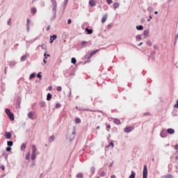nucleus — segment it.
Segmentation results:
<instances>
[{
  "instance_id": "obj_57",
  "label": "nucleus",
  "mask_w": 178,
  "mask_h": 178,
  "mask_svg": "<svg viewBox=\"0 0 178 178\" xmlns=\"http://www.w3.org/2000/svg\"><path fill=\"white\" fill-rule=\"evenodd\" d=\"M108 5H111L113 3V0H106Z\"/></svg>"
},
{
  "instance_id": "obj_17",
  "label": "nucleus",
  "mask_w": 178,
  "mask_h": 178,
  "mask_svg": "<svg viewBox=\"0 0 178 178\" xmlns=\"http://www.w3.org/2000/svg\"><path fill=\"white\" fill-rule=\"evenodd\" d=\"M52 99V95L50 92L47 94L46 100L49 102Z\"/></svg>"
},
{
  "instance_id": "obj_37",
  "label": "nucleus",
  "mask_w": 178,
  "mask_h": 178,
  "mask_svg": "<svg viewBox=\"0 0 178 178\" xmlns=\"http://www.w3.org/2000/svg\"><path fill=\"white\" fill-rule=\"evenodd\" d=\"M81 122V120L79 118H75V123L76 124H80Z\"/></svg>"
},
{
  "instance_id": "obj_56",
  "label": "nucleus",
  "mask_w": 178,
  "mask_h": 178,
  "mask_svg": "<svg viewBox=\"0 0 178 178\" xmlns=\"http://www.w3.org/2000/svg\"><path fill=\"white\" fill-rule=\"evenodd\" d=\"M26 26H30V19L29 18L26 19Z\"/></svg>"
},
{
  "instance_id": "obj_5",
  "label": "nucleus",
  "mask_w": 178,
  "mask_h": 178,
  "mask_svg": "<svg viewBox=\"0 0 178 178\" xmlns=\"http://www.w3.org/2000/svg\"><path fill=\"white\" fill-rule=\"evenodd\" d=\"M56 39H57V35L54 34V35H50V38H49V43H50V44L54 43V42Z\"/></svg>"
},
{
  "instance_id": "obj_62",
  "label": "nucleus",
  "mask_w": 178,
  "mask_h": 178,
  "mask_svg": "<svg viewBox=\"0 0 178 178\" xmlns=\"http://www.w3.org/2000/svg\"><path fill=\"white\" fill-rule=\"evenodd\" d=\"M0 168H1V170L4 171L5 170V165H0Z\"/></svg>"
},
{
  "instance_id": "obj_59",
  "label": "nucleus",
  "mask_w": 178,
  "mask_h": 178,
  "mask_svg": "<svg viewBox=\"0 0 178 178\" xmlns=\"http://www.w3.org/2000/svg\"><path fill=\"white\" fill-rule=\"evenodd\" d=\"M113 27V25L111 24H108L107 29H111Z\"/></svg>"
},
{
  "instance_id": "obj_7",
  "label": "nucleus",
  "mask_w": 178,
  "mask_h": 178,
  "mask_svg": "<svg viewBox=\"0 0 178 178\" xmlns=\"http://www.w3.org/2000/svg\"><path fill=\"white\" fill-rule=\"evenodd\" d=\"M4 137H6V139L10 140L12 138L11 132H10V131L4 132Z\"/></svg>"
},
{
  "instance_id": "obj_36",
  "label": "nucleus",
  "mask_w": 178,
  "mask_h": 178,
  "mask_svg": "<svg viewBox=\"0 0 178 178\" xmlns=\"http://www.w3.org/2000/svg\"><path fill=\"white\" fill-rule=\"evenodd\" d=\"M87 44V42L86 41H82L81 43V46L82 48H85L86 47V44Z\"/></svg>"
},
{
  "instance_id": "obj_26",
  "label": "nucleus",
  "mask_w": 178,
  "mask_h": 178,
  "mask_svg": "<svg viewBox=\"0 0 178 178\" xmlns=\"http://www.w3.org/2000/svg\"><path fill=\"white\" fill-rule=\"evenodd\" d=\"M99 51V49H95L90 53V56H93Z\"/></svg>"
},
{
  "instance_id": "obj_15",
  "label": "nucleus",
  "mask_w": 178,
  "mask_h": 178,
  "mask_svg": "<svg viewBox=\"0 0 178 178\" xmlns=\"http://www.w3.org/2000/svg\"><path fill=\"white\" fill-rule=\"evenodd\" d=\"M85 31L88 35H92L93 33V29H89V28H86Z\"/></svg>"
},
{
  "instance_id": "obj_32",
  "label": "nucleus",
  "mask_w": 178,
  "mask_h": 178,
  "mask_svg": "<svg viewBox=\"0 0 178 178\" xmlns=\"http://www.w3.org/2000/svg\"><path fill=\"white\" fill-rule=\"evenodd\" d=\"M71 63L73 65H76V58L75 57H72L71 58Z\"/></svg>"
},
{
  "instance_id": "obj_38",
  "label": "nucleus",
  "mask_w": 178,
  "mask_h": 178,
  "mask_svg": "<svg viewBox=\"0 0 178 178\" xmlns=\"http://www.w3.org/2000/svg\"><path fill=\"white\" fill-rule=\"evenodd\" d=\"M42 72H38V74H37V75H36V77L38 78V79H39L40 80H41L42 79Z\"/></svg>"
},
{
  "instance_id": "obj_50",
  "label": "nucleus",
  "mask_w": 178,
  "mask_h": 178,
  "mask_svg": "<svg viewBox=\"0 0 178 178\" xmlns=\"http://www.w3.org/2000/svg\"><path fill=\"white\" fill-rule=\"evenodd\" d=\"M35 165V161H33L32 163H31V165H29V168H33Z\"/></svg>"
},
{
  "instance_id": "obj_42",
  "label": "nucleus",
  "mask_w": 178,
  "mask_h": 178,
  "mask_svg": "<svg viewBox=\"0 0 178 178\" xmlns=\"http://www.w3.org/2000/svg\"><path fill=\"white\" fill-rule=\"evenodd\" d=\"M5 112H6V114H7V115H8V114H10V113H12V112L10 111V109L8 108H6Z\"/></svg>"
},
{
  "instance_id": "obj_4",
  "label": "nucleus",
  "mask_w": 178,
  "mask_h": 178,
  "mask_svg": "<svg viewBox=\"0 0 178 178\" xmlns=\"http://www.w3.org/2000/svg\"><path fill=\"white\" fill-rule=\"evenodd\" d=\"M21 103H22V97L18 96V97H17V102H15V105L17 106V108H20Z\"/></svg>"
},
{
  "instance_id": "obj_31",
  "label": "nucleus",
  "mask_w": 178,
  "mask_h": 178,
  "mask_svg": "<svg viewBox=\"0 0 178 178\" xmlns=\"http://www.w3.org/2000/svg\"><path fill=\"white\" fill-rule=\"evenodd\" d=\"M31 13L33 14V15H35L37 13L36 8H32L31 9Z\"/></svg>"
},
{
  "instance_id": "obj_48",
  "label": "nucleus",
  "mask_w": 178,
  "mask_h": 178,
  "mask_svg": "<svg viewBox=\"0 0 178 178\" xmlns=\"http://www.w3.org/2000/svg\"><path fill=\"white\" fill-rule=\"evenodd\" d=\"M12 151V148L10 147H6V152H10Z\"/></svg>"
},
{
  "instance_id": "obj_16",
  "label": "nucleus",
  "mask_w": 178,
  "mask_h": 178,
  "mask_svg": "<svg viewBox=\"0 0 178 178\" xmlns=\"http://www.w3.org/2000/svg\"><path fill=\"white\" fill-rule=\"evenodd\" d=\"M28 118H29V119L31 120H34L33 111H29V112L28 113Z\"/></svg>"
},
{
  "instance_id": "obj_20",
  "label": "nucleus",
  "mask_w": 178,
  "mask_h": 178,
  "mask_svg": "<svg viewBox=\"0 0 178 178\" xmlns=\"http://www.w3.org/2000/svg\"><path fill=\"white\" fill-rule=\"evenodd\" d=\"M36 152H37L36 146L35 145H32V152H31V154H36Z\"/></svg>"
},
{
  "instance_id": "obj_34",
  "label": "nucleus",
  "mask_w": 178,
  "mask_h": 178,
  "mask_svg": "<svg viewBox=\"0 0 178 178\" xmlns=\"http://www.w3.org/2000/svg\"><path fill=\"white\" fill-rule=\"evenodd\" d=\"M68 3V0H64L63 3V10H65V8Z\"/></svg>"
},
{
  "instance_id": "obj_8",
  "label": "nucleus",
  "mask_w": 178,
  "mask_h": 178,
  "mask_svg": "<svg viewBox=\"0 0 178 178\" xmlns=\"http://www.w3.org/2000/svg\"><path fill=\"white\" fill-rule=\"evenodd\" d=\"M75 134H76V131H75V130H74V131L72 132V135H70V137H69V141H70V143H72V140L75 138Z\"/></svg>"
},
{
  "instance_id": "obj_47",
  "label": "nucleus",
  "mask_w": 178,
  "mask_h": 178,
  "mask_svg": "<svg viewBox=\"0 0 178 178\" xmlns=\"http://www.w3.org/2000/svg\"><path fill=\"white\" fill-rule=\"evenodd\" d=\"M61 107V104H60V103H56V104H55V108H60Z\"/></svg>"
},
{
  "instance_id": "obj_23",
  "label": "nucleus",
  "mask_w": 178,
  "mask_h": 178,
  "mask_svg": "<svg viewBox=\"0 0 178 178\" xmlns=\"http://www.w3.org/2000/svg\"><path fill=\"white\" fill-rule=\"evenodd\" d=\"M45 106H46V102L44 101L40 102V108H44Z\"/></svg>"
},
{
  "instance_id": "obj_55",
  "label": "nucleus",
  "mask_w": 178,
  "mask_h": 178,
  "mask_svg": "<svg viewBox=\"0 0 178 178\" xmlns=\"http://www.w3.org/2000/svg\"><path fill=\"white\" fill-rule=\"evenodd\" d=\"M109 145L111 146L112 148L114 147V143H113V140H111V141L109 143Z\"/></svg>"
},
{
  "instance_id": "obj_21",
  "label": "nucleus",
  "mask_w": 178,
  "mask_h": 178,
  "mask_svg": "<svg viewBox=\"0 0 178 178\" xmlns=\"http://www.w3.org/2000/svg\"><path fill=\"white\" fill-rule=\"evenodd\" d=\"M113 123L117 124V125H120L121 124V122L119 119L115 118L114 120H113Z\"/></svg>"
},
{
  "instance_id": "obj_3",
  "label": "nucleus",
  "mask_w": 178,
  "mask_h": 178,
  "mask_svg": "<svg viewBox=\"0 0 178 178\" xmlns=\"http://www.w3.org/2000/svg\"><path fill=\"white\" fill-rule=\"evenodd\" d=\"M160 136L162 138H165L168 136V131L165 129H162L160 132Z\"/></svg>"
},
{
  "instance_id": "obj_44",
  "label": "nucleus",
  "mask_w": 178,
  "mask_h": 178,
  "mask_svg": "<svg viewBox=\"0 0 178 178\" xmlns=\"http://www.w3.org/2000/svg\"><path fill=\"white\" fill-rule=\"evenodd\" d=\"M99 176L102 177H105L106 176V172L104 171L100 172Z\"/></svg>"
},
{
  "instance_id": "obj_27",
  "label": "nucleus",
  "mask_w": 178,
  "mask_h": 178,
  "mask_svg": "<svg viewBox=\"0 0 178 178\" xmlns=\"http://www.w3.org/2000/svg\"><path fill=\"white\" fill-rule=\"evenodd\" d=\"M26 147V143H22V145H21V151L24 152L25 151Z\"/></svg>"
},
{
  "instance_id": "obj_33",
  "label": "nucleus",
  "mask_w": 178,
  "mask_h": 178,
  "mask_svg": "<svg viewBox=\"0 0 178 178\" xmlns=\"http://www.w3.org/2000/svg\"><path fill=\"white\" fill-rule=\"evenodd\" d=\"M31 161H35L36 159V154L31 153Z\"/></svg>"
},
{
  "instance_id": "obj_28",
  "label": "nucleus",
  "mask_w": 178,
  "mask_h": 178,
  "mask_svg": "<svg viewBox=\"0 0 178 178\" xmlns=\"http://www.w3.org/2000/svg\"><path fill=\"white\" fill-rule=\"evenodd\" d=\"M120 7V3L118 2H115L113 3V8L115 10L118 9Z\"/></svg>"
},
{
  "instance_id": "obj_40",
  "label": "nucleus",
  "mask_w": 178,
  "mask_h": 178,
  "mask_svg": "<svg viewBox=\"0 0 178 178\" xmlns=\"http://www.w3.org/2000/svg\"><path fill=\"white\" fill-rule=\"evenodd\" d=\"M30 157H31V152H28V154H26V156H25V159L26 160H29L30 159Z\"/></svg>"
},
{
  "instance_id": "obj_41",
  "label": "nucleus",
  "mask_w": 178,
  "mask_h": 178,
  "mask_svg": "<svg viewBox=\"0 0 178 178\" xmlns=\"http://www.w3.org/2000/svg\"><path fill=\"white\" fill-rule=\"evenodd\" d=\"M3 156H4V159H6V160H8V153H6V152H3Z\"/></svg>"
},
{
  "instance_id": "obj_22",
  "label": "nucleus",
  "mask_w": 178,
  "mask_h": 178,
  "mask_svg": "<svg viewBox=\"0 0 178 178\" xmlns=\"http://www.w3.org/2000/svg\"><path fill=\"white\" fill-rule=\"evenodd\" d=\"M35 76H36L35 72L31 73V75H29V80H32L33 79L35 78Z\"/></svg>"
},
{
  "instance_id": "obj_46",
  "label": "nucleus",
  "mask_w": 178,
  "mask_h": 178,
  "mask_svg": "<svg viewBox=\"0 0 178 178\" xmlns=\"http://www.w3.org/2000/svg\"><path fill=\"white\" fill-rule=\"evenodd\" d=\"M106 20H107V17H103L102 18L101 22L102 23H105L106 22Z\"/></svg>"
},
{
  "instance_id": "obj_58",
  "label": "nucleus",
  "mask_w": 178,
  "mask_h": 178,
  "mask_svg": "<svg viewBox=\"0 0 178 178\" xmlns=\"http://www.w3.org/2000/svg\"><path fill=\"white\" fill-rule=\"evenodd\" d=\"M165 178H173V176H172V175H171V174L167 175L165 176Z\"/></svg>"
},
{
  "instance_id": "obj_60",
  "label": "nucleus",
  "mask_w": 178,
  "mask_h": 178,
  "mask_svg": "<svg viewBox=\"0 0 178 178\" xmlns=\"http://www.w3.org/2000/svg\"><path fill=\"white\" fill-rule=\"evenodd\" d=\"M67 23L68 25H70L72 24V19H68L67 21Z\"/></svg>"
},
{
  "instance_id": "obj_6",
  "label": "nucleus",
  "mask_w": 178,
  "mask_h": 178,
  "mask_svg": "<svg viewBox=\"0 0 178 178\" xmlns=\"http://www.w3.org/2000/svg\"><path fill=\"white\" fill-rule=\"evenodd\" d=\"M134 129V127L132 126L127 127L124 128V132L129 134V133H131Z\"/></svg>"
},
{
  "instance_id": "obj_9",
  "label": "nucleus",
  "mask_w": 178,
  "mask_h": 178,
  "mask_svg": "<svg viewBox=\"0 0 178 178\" xmlns=\"http://www.w3.org/2000/svg\"><path fill=\"white\" fill-rule=\"evenodd\" d=\"M29 57V54L26 53V55L21 56V62H25Z\"/></svg>"
},
{
  "instance_id": "obj_14",
  "label": "nucleus",
  "mask_w": 178,
  "mask_h": 178,
  "mask_svg": "<svg viewBox=\"0 0 178 178\" xmlns=\"http://www.w3.org/2000/svg\"><path fill=\"white\" fill-rule=\"evenodd\" d=\"M7 116H8V119H10V120H11V121L15 120V115L13 112H11L10 113H8V115H7Z\"/></svg>"
},
{
  "instance_id": "obj_52",
  "label": "nucleus",
  "mask_w": 178,
  "mask_h": 178,
  "mask_svg": "<svg viewBox=\"0 0 178 178\" xmlns=\"http://www.w3.org/2000/svg\"><path fill=\"white\" fill-rule=\"evenodd\" d=\"M56 90L58 92H61L62 91V87L61 86H57L56 87Z\"/></svg>"
},
{
  "instance_id": "obj_61",
  "label": "nucleus",
  "mask_w": 178,
  "mask_h": 178,
  "mask_svg": "<svg viewBox=\"0 0 178 178\" xmlns=\"http://www.w3.org/2000/svg\"><path fill=\"white\" fill-rule=\"evenodd\" d=\"M153 48H154V49H155V50H158V49H159V47H158V45H156V44H154V45L153 46Z\"/></svg>"
},
{
  "instance_id": "obj_53",
  "label": "nucleus",
  "mask_w": 178,
  "mask_h": 178,
  "mask_svg": "<svg viewBox=\"0 0 178 178\" xmlns=\"http://www.w3.org/2000/svg\"><path fill=\"white\" fill-rule=\"evenodd\" d=\"M173 107L175 108H178V99L176 101V103L174 104Z\"/></svg>"
},
{
  "instance_id": "obj_1",
  "label": "nucleus",
  "mask_w": 178,
  "mask_h": 178,
  "mask_svg": "<svg viewBox=\"0 0 178 178\" xmlns=\"http://www.w3.org/2000/svg\"><path fill=\"white\" fill-rule=\"evenodd\" d=\"M51 3L52 5V13H53V17H51V21H54L56 18V15H57V1L56 0H51Z\"/></svg>"
},
{
  "instance_id": "obj_2",
  "label": "nucleus",
  "mask_w": 178,
  "mask_h": 178,
  "mask_svg": "<svg viewBox=\"0 0 178 178\" xmlns=\"http://www.w3.org/2000/svg\"><path fill=\"white\" fill-rule=\"evenodd\" d=\"M148 175V170L147 165H143V178H147Z\"/></svg>"
},
{
  "instance_id": "obj_54",
  "label": "nucleus",
  "mask_w": 178,
  "mask_h": 178,
  "mask_svg": "<svg viewBox=\"0 0 178 178\" xmlns=\"http://www.w3.org/2000/svg\"><path fill=\"white\" fill-rule=\"evenodd\" d=\"M35 40H36V38H34L33 40H30V41H27L26 42L29 43V44H33Z\"/></svg>"
},
{
  "instance_id": "obj_25",
  "label": "nucleus",
  "mask_w": 178,
  "mask_h": 178,
  "mask_svg": "<svg viewBox=\"0 0 178 178\" xmlns=\"http://www.w3.org/2000/svg\"><path fill=\"white\" fill-rule=\"evenodd\" d=\"M91 175H93L95 173V166H92L90 169Z\"/></svg>"
},
{
  "instance_id": "obj_12",
  "label": "nucleus",
  "mask_w": 178,
  "mask_h": 178,
  "mask_svg": "<svg viewBox=\"0 0 178 178\" xmlns=\"http://www.w3.org/2000/svg\"><path fill=\"white\" fill-rule=\"evenodd\" d=\"M17 64V62L15 61V60H11L10 61V63H8V66H10V67H11V69L13 67H14Z\"/></svg>"
},
{
  "instance_id": "obj_35",
  "label": "nucleus",
  "mask_w": 178,
  "mask_h": 178,
  "mask_svg": "<svg viewBox=\"0 0 178 178\" xmlns=\"http://www.w3.org/2000/svg\"><path fill=\"white\" fill-rule=\"evenodd\" d=\"M54 140H55V136H50V137L49 138V143L54 142Z\"/></svg>"
},
{
  "instance_id": "obj_51",
  "label": "nucleus",
  "mask_w": 178,
  "mask_h": 178,
  "mask_svg": "<svg viewBox=\"0 0 178 178\" xmlns=\"http://www.w3.org/2000/svg\"><path fill=\"white\" fill-rule=\"evenodd\" d=\"M147 45L149 47H152V42L150 40H147Z\"/></svg>"
},
{
  "instance_id": "obj_30",
  "label": "nucleus",
  "mask_w": 178,
  "mask_h": 178,
  "mask_svg": "<svg viewBox=\"0 0 178 178\" xmlns=\"http://www.w3.org/2000/svg\"><path fill=\"white\" fill-rule=\"evenodd\" d=\"M7 146L11 147L13 146V140H8L7 141Z\"/></svg>"
},
{
  "instance_id": "obj_29",
  "label": "nucleus",
  "mask_w": 178,
  "mask_h": 178,
  "mask_svg": "<svg viewBox=\"0 0 178 178\" xmlns=\"http://www.w3.org/2000/svg\"><path fill=\"white\" fill-rule=\"evenodd\" d=\"M147 11L149 13H153L154 11V8L152 6H149L147 9Z\"/></svg>"
},
{
  "instance_id": "obj_11",
  "label": "nucleus",
  "mask_w": 178,
  "mask_h": 178,
  "mask_svg": "<svg viewBox=\"0 0 178 178\" xmlns=\"http://www.w3.org/2000/svg\"><path fill=\"white\" fill-rule=\"evenodd\" d=\"M167 133L169 135H173L175 133V130L172 128H168L167 129Z\"/></svg>"
},
{
  "instance_id": "obj_63",
  "label": "nucleus",
  "mask_w": 178,
  "mask_h": 178,
  "mask_svg": "<svg viewBox=\"0 0 178 178\" xmlns=\"http://www.w3.org/2000/svg\"><path fill=\"white\" fill-rule=\"evenodd\" d=\"M175 149L177 152H178V144H176V145H175Z\"/></svg>"
},
{
  "instance_id": "obj_10",
  "label": "nucleus",
  "mask_w": 178,
  "mask_h": 178,
  "mask_svg": "<svg viewBox=\"0 0 178 178\" xmlns=\"http://www.w3.org/2000/svg\"><path fill=\"white\" fill-rule=\"evenodd\" d=\"M88 4L92 8L95 7L97 5L95 0H89Z\"/></svg>"
},
{
  "instance_id": "obj_49",
  "label": "nucleus",
  "mask_w": 178,
  "mask_h": 178,
  "mask_svg": "<svg viewBox=\"0 0 178 178\" xmlns=\"http://www.w3.org/2000/svg\"><path fill=\"white\" fill-rule=\"evenodd\" d=\"M136 40H142V37H141L140 35H137L136 36Z\"/></svg>"
},
{
  "instance_id": "obj_45",
  "label": "nucleus",
  "mask_w": 178,
  "mask_h": 178,
  "mask_svg": "<svg viewBox=\"0 0 178 178\" xmlns=\"http://www.w3.org/2000/svg\"><path fill=\"white\" fill-rule=\"evenodd\" d=\"M149 33V32L147 30H145V31H143V35H144V36H148Z\"/></svg>"
},
{
  "instance_id": "obj_18",
  "label": "nucleus",
  "mask_w": 178,
  "mask_h": 178,
  "mask_svg": "<svg viewBox=\"0 0 178 178\" xmlns=\"http://www.w3.org/2000/svg\"><path fill=\"white\" fill-rule=\"evenodd\" d=\"M136 172L134 170L131 171V175L129 176V178H136Z\"/></svg>"
},
{
  "instance_id": "obj_13",
  "label": "nucleus",
  "mask_w": 178,
  "mask_h": 178,
  "mask_svg": "<svg viewBox=\"0 0 178 178\" xmlns=\"http://www.w3.org/2000/svg\"><path fill=\"white\" fill-rule=\"evenodd\" d=\"M47 57H50L49 54L44 53V58H43V63L44 64H46L47 63Z\"/></svg>"
},
{
  "instance_id": "obj_39",
  "label": "nucleus",
  "mask_w": 178,
  "mask_h": 178,
  "mask_svg": "<svg viewBox=\"0 0 178 178\" xmlns=\"http://www.w3.org/2000/svg\"><path fill=\"white\" fill-rule=\"evenodd\" d=\"M1 88V91L4 92L6 90V85L3 83H1V86H0Z\"/></svg>"
},
{
  "instance_id": "obj_64",
  "label": "nucleus",
  "mask_w": 178,
  "mask_h": 178,
  "mask_svg": "<svg viewBox=\"0 0 178 178\" xmlns=\"http://www.w3.org/2000/svg\"><path fill=\"white\" fill-rule=\"evenodd\" d=\"M11 24V19H8V22H7V24H8V26H10Z\"/></svg>"
},
{
  "instance_id": "obj_43",
  "label": "nucleus",
  "mask_w": 178,
  "mask_h": 178,
  "mask_svg": "<svg viewBox=\"0 0 178 178\" xmlns=\"http://www.w3.org/2000/svg\"><path fill=\"white\" fill-rule=\"evenodd\" d=\"M92 56H91L90 54H88L85 56V58L86 59H90Z\"/></svg>"
},
{
  "instance_id": "obj_24",
  "label": "nucleus",
  "mask_w": 178,
  "mask_h": 178,
  "mask_svg": "<svg viewBox=\"0 0 178 178\" xmlns=\"http://www.w3.org/2000/svg\"><path fill=\"white\" fill-rule=\"evenodd\" d=\"M83 174L82 172H79L76 175V178H83Z\"/></svg>"
},
{
  "instance_id": "obj_19",
  "label": "nucleus",
  "mask_w": 178,
  "mask_h": 178,
  "mask_svg": "<svg viewBox=\"0 0 178 178\" xmlns=\"http://www.w3.org/2000/svg\"><path fill=\"white\" fill-rule=\"evenodd\" d=\"M137 31H143L144 29V26L143 25H138L136 26Z\"/></svg>"
}]
</instances>
